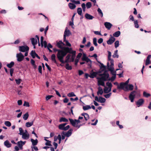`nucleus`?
I'll list each match as a JSON object with an SVG mask.
<instances>
[{
    "label": "nucleus",
    "mask_w": 151,
    "mask_h": 151,
    "mask_svg": "<svg viewBox=\"0 0 151 151\" xmlns=\"http://www.w3.org/2000/svg\"><path fill=\"white\" fill-rule=\"evenodd\" d=\"M61 134L62 136L61 139H65V136H66L65 134V132L64 131L62 132Z\"/></svg>",
    "instance_id": "nucleus-48"
},
{
    "label": "nucleus",
    "mask_w": 151,
    "mask_h": 151,
    "mask_svg": "<svg viewBox=\"0 0 151 151\" xmlns=\"http://www.w3.org/2000/svg\"><path fill=\"white\" fill-rule=\"evenodd\" d=\"M64 126L62 124H61L59 125L58 128L59 129L61 130H63Z\"/></svg>",
    "instance_id": "nucleus-49"
},
{
    "label": "nucleus",
    "mask_w": 151,
    "mask_h": 151,
    "mask_svg": "<svg viewBox=\"0 0 151 151\" xmlns=\"http://www.w3.org/2000/svg\"><path fill=\"white\" fill-rule=\"evenodd\" d=\"M51 141L49 140V141H47L45 143V145L47 146H51L52 145L51 144Z\"/></svg>",
    "instance_id": "nucleus-61"
},
{
    "label": "nucleus",
    "mask_w": 151,
    "mask_h": 151,
    "mask_svg": "<svg viewBox=\"0 0 151 151\" xmlns=\"http://www.w3.org/2000/svg\"><path fill=\"white\" fill-rule=\"evenodd\" d=\"M22 80L20 79H16L15 81L16 82V83L18 85H19L21 83V81Z\"/></svg>",
    "instance_id": "nucleus-59"
},
{
    "label": "nucleus",
    "mask_w": 151,
    "mask_h": 151,
    "mask_svg": "<svg viewBox=\"0 0 151 151\" xmlns=\"http://www.w3.org/2000/svg\"><path fill=\"white\" fill-rule=\"evenodd\" d=\"M63 43L61 41H60L57 43V45L59 48H62V45L63 44Z\"/></svg>",
    "instance_id": "nucleus-40"
},
{
    "label": "nucleus",
    "mask_w": 151,
    "mask_h": 151,
    "mask_svg": "<svg viewBox=\"0 0 151 151\" xmlns=\"http://www.w3.org/2000/svg\"><path fill=\"white\" fill-rule=\"evenodd\" d=\"M129 86V88H128V89L130 91H132L133 90L134 88V86L132 84H129L128 85V86Z\"/></svg>",
    "instance_id": "nucleus-47"
},
{
    "label": "nucleus",
    "mask_w": 151,
    "mask_h": 151,
    "mask_svg": "<svg viewBox=\"0 0 151 151\" xmlns=\"http://www.w3.org/2000/svg\"><path fill=\"white\" fill-rule=\"evenodd\" d=\"M121 32L120 31H117L115 32L113 34V36L114 37H118L120 35Z\"/></svg>",
    "instance_id": "nucleus-26"
},
{
    "label": "nucleus",
    "mask_w": 151,
    "mask_h": 151,
    "mask_svg": "<svg viewBox=\"0 0 151 151\" xmlns=\"http://www.w3.org/2000/svg\"><path fill=\"white\" fill-rule=\"evenodd\" d=\"M69 120L70 122V124L76 128H77L78 129L80 128V125H78V124H76L73 121V119H72L69 118Z\"/></svg>",
    "instance_id": "nucleus-8"
},
{
    "label": "nucleus",
    "mask_w": 151,
    "mask_h": 151,
    "mask_svg": "<svg viewBox=\"0 0 151 151\" xmlns=\"http://www.w3.org/2000/svg\"><path fill=\"white\" fill-rule=\"evenodd\" d=\"M14 68H11L10 70V76H13V74L14 72Z\"/></svg>",
    "instance_id": "nucleus-60"
},
{
    "label": "nucleus",
    "mask_w": 151,
    "mask_h": 151,
    "mask_svg": "<svg viewBox=\"0 0 151 151\" xmlns=\"http://www.w3.org/2000/svg\"><path fill=\"white\" fill-rule=\"evenodd\" d=\"M97 73L96 72H93L89 75V77L91 78H93L96 77L97 75Z\"/></svg>",
    "instance_id": "nucleus-30"
},
{
    "label": "nucleus",
    "mask_w": 151,
    "mask_h": 151,
    "mask_svg": "<svg viewBox=\"0 0 151 151\" xmlns=\"http://www.w3.org/2000/svg\"><path fill=\"white\" fill-rule=\"evenodd\" d=\"M68 6L70 9H74L76 7V5L72 3H69L68 4Z\"/></svg>",
    "instance_id": "nucleus-27"
},
{
    "label": "nucleus",
    "mask_w": 151,
    "mask_h": 151,
    "mask_svg": "<svg viewBox=\"0 0 151 151\" xmlns=\"http://www.w3.org/2000/svg\"><path fill=\"white\" fill-rule=\"evenodd\" d=\"M70 34V31L69 30L65 29L64 33L63 38H65L66 37H68Z\"/></svg>",
    "instance_id": "nucleus-14"
},
{
    "label": "nucleus",
    "mask_w": 151,
    "mask_h": 151,
    "mask_svg": "<svg viewBox=\"0 0 151 151\" xmlns=\"http://www.w3.org/2000/svg\"><path fill=\"white\" fill-rule=\"evenodd\" d=\"M72 129H70L67 132H65V134L67 137H69L70 136L72 133L73 131Z\"/></svg>",
    "instance_id": "nucleus-16"
},
{
    "label": "nucleus",
    "mask_w": 151,
    "mask_h": 151,
    "mask_svg": "<svg viewBox=\"0 0 151 151\" xmlns=\"http://www.w3.org/2000/svg\"><path fill=\"white\" fill-rule=\"evenodd\" d=\"M81 115L84 116L85 121H87L89 118V115L87 113H82Z\"/></svg>",
    "instance_id": "nucleus-13"
},
{
    "label": "nucleus",
    "mask_w": 151,
    "mask_h": 151,
    "mask_svg": "<svg viewBox=\"0 0 151 151\" xmlns=\"http://www.w3.org/2000/svg\"><path fill=\"white\" fill-rule=\"evenodd\" d=\"M67 96L69 97L75 96H76V95L73 92H71L68 93L67 94Z\"/></svg>",
    "instance_id": "nucleus-44"
},
{
    "label": "nucleus",
    "mask_w": 151,
    "mask_h": 151,
    "mask_svg": "<svg viewBox=\"0 0 151 151\" xmlns=\"http://www.w3.org/2000/svg\"><path fill=\"white\" fill-rule=\"evenodd\" d=\"M41 39V46L43 47L44 46V47L46 48L47 46V43L45 41H43L44 38H40Z\"/></svg>",
    "instance_id": "nucleus-12"
},
{
    "label": "nucleus",
    "mask_w": 151,
    "mask_h": 151,
    "mask_svg": "<svg viewBox=\"0 0 151 151\" xmlns=\"http://www.w3.org/2000/svg\"><path fill=\"white\" fill-rule=\"evenodd\" d=\"M117 88L118 89H123L125 91H127L129 90L128 86H126L123 82L121 83L120 85H118Z\"/></svg>",
    "instance_id": "nucleus-3"
},
{
    "label": "nucleus",
    "mask_w": 151,
    "mask_h": 151,
    "mask_svg": "<svg viewBox=\"0 0 151 151\" xmlns=\"http://www.w3.org/2000/svg\"><path fill=\"white\" fill-rule=\"evenodd\" d=\"M68 122V119L64 117H61L59 119V122Z\"/></svg>",
    "instance_id": "nucleus-29"
},
{
    "label": "nucleus",
    "mask_w": 151,
    "mask_h": 151,
    "mask_svg": "<svg viewBox=\"0 0 151 151\" xmlns=\"http://www.w3.org/2000/svg\"><path fill=\"white\" fill-rule=\"evenodd\" d=\"M93 43L94 45L96 46H97L98 45L97 43V39L96 38H93Z\"/></svg>",
    "instance_id": "nucleus-53"
},
{
    "label": "nucleus",
    "mask_w": 151,
    "mask_h": 151,
    "mask_svg": "<svg viewBox=\"0 0 151 151\" xmlns=\"http://www.w3.org/2000/svg\"><path fill=\"white\" fill-rule=\"evenodd\" d=\"M99 76H101V77H98L97 79H102L104 81H106L108 80L107 79L109 77V74L108 73H107L106 71L105 70L103 74H100Z\"/></svg>",
    "instance_id": "nucleus-2"
},
{
    "label": "nucleus",
    "mask_w": 151,
    "mask_h": 151,
    "mask_svg": "<svg viewBox=\"0 0 151 151\" xmlns=\"http://www.w3.org/2000/svg\"><path fill=\"white\" fill-rule=\"evenodd\" d=\"M33 124V121H32L31 122H27L25 124V126L27 127H29L32 126Z\"/></svg>",
    "instance_id": "nucleus-32"
},
{
    "label": "nucleus",
    "mask_w": 151,
    "mask_h": 151,
    "mask_svg": "<svg viewBox=\"0 0 151 151\" xmlns=\"http://www.w3.org/2000/svg\"><path fill=\"white\" fill-rule=\"evenodd\" d=\"M37 54L35 52V50H32L30 53V55L33 58H34L35 57V56Z\"/></svg>",
    "instance_id": "nucleus-28"
},
{
    "label": "nucleus",
    "mask_w": 151,
    "mask_h": 151,
    "mask_svg": "<svg viewBox=\"0 0 151 151\" xmlns=\"http://www.w3.org/2000/svg\"><path fill=\"white\" fill-rule=\"evenodd\" d=\"M28 117L29 114L28 113H26L24 115L23 118L24 120H26L27 119Z\"/></svg>",
    "instance_id": "nucleus-43"
},
{
    "label": "nucleus",
    "mask_w": 151,
    "mask_h": 151,
    "mask_svg": "<svg viewBox=\"0 0 151 151\" xmlns=\"http://www.w3.org/2000/svg\"><path fill=\"white\" fill-rule=\"evenodd\" d=\"M42 67L41 65H39L38 66V70L39 72L41 73L42 74Z\"/></svg>",
    "instance_id": "nucleus-63"
},
{
    "label": "nucleus",
    "mask_w": 151,
    "mask_h": 151,
    "mask_svg": "<svg viewBox=\"0 0 151 151\" xmlns=\"http://www.w3.org/2000/svg\"><path fill=\"white\" fill-rule=\"evenodd\" d=\"M68 53L72 54V55L71 57V60L70 62H73L74 61L76 54V51H72V50L70 51V52Z\"/></svg>",
    "instance_id": "nucleus-9"
},
{
    "label": "nucleus",
    "mask_w": 151,
    "mask_h": 151,
    "mask_svg": "<svg viewBox=\"0 0 151 151\" xmlns=\"http://www.w3.org/2000/svg\"><path fill=\"white\" fill-rule=\"evenodd\" d=\"M116 78V76H115V75L114 74V76L113 75L110 78L108 79V80H111V81H113Z\"/></svg>",
    "instance_id": "nucleus-50"
},
{
    "label": "nucleus",
    "mask_w": 151,
    "mask_h": 151,
    "mask_svg": "<svg viewBox=\"0 0 151 151\" xmlns=\"http://www.w3.org/2000/svg\"><path fill=\"white\" fill-rule=\"evenodd\" d=\"M143 96L146 98H148L150 97V93H147L145 91H144L143 93Z\"/></svg>",
    "instance_id": "nucleus-41"
},
{
    "label": "nucleus",
    "mask_w": 151,
    "mask_h": 151,
    "mask_svg": "<svg viewBox=\"0 0 151 151\" xmlns=\"http://www.w3.org/2000/svg\"><path fill=\"white\" fill-rule=\"evenodd\" d=\"M23 106H25L27 107H29V103L28 102L25 101L24 102Z\"/></svg>",
    "instance_id": "nucleus-62"
},
{
    "label": "nucleus",
    "mask_w": 151,
    "mask_h": 151,
    "mask_svg": "<svg viewBox=\"0 0 151 151\" xmlns=\"http://www.w3.org/2000/svg\"><path fill=\"white\" fill-rule=\"evenodd\" d=\"M118 50H116L114 52L112 55V57L114 58H118L119 57V55L117 53Z\"/></svg>",
    "instance_id": "nucleus-37"
},
{
    "label": "nucleus",
    "mask_w": 151,
    "mask_h": 151,
    "mask_svg": "<svg viewBox=\"0 0 151 151\" xmlns=\"http://www.w3.org/2000/svg\"><path fill=\"white\" fill-rule=\"evenodd\" d=\"M4 145L7 148L10 147L11 146L12 144L10 143L8 140H6L4 142Z\"/></svg>",
    "instance_id": "nucleus-19"
},
{
    "label": "nucleus",
    "mask_w": 151,
    "mask_h": 151,
    "mask_svg": "<svg viewBox=\"0 0 151 151\" xmlns=\"http://www.w3.org/2000/svg\"><path fill=\"white\" fill-rule=\"evenodd\" d=\"M32 44L33 45H35L37 44V41L36 39L35 40V38H31Z\"/></svg>",
    "instance_id": "nucleus-35"
},
{
    "label": "nucleus",
    "mask_w": 151,
    "mask_h": 151,
    "mask_svg": "<svg viewBox=\"0 0 151 151\" xmlns=\"http://www.w3.org/2000/svg\"><path fill=\"white\" fill-rule=\"evenodd\" d=\"M86 6L87 9H90L92 6V4L91 2H88L86 4Z\"/></svg>",
    "instance_id": "nucleus-36"
},
{
    "label": "nucleus",
    "mask_w": 151,
    "mask_h": 151,
    "mask_svg": "<svg viewBox=\"0 0 151 151\" xmlns=\"http://www.w3.org/2000/svg\"><path fill=\"white\" fill-rule=\"evenodd\" d=\"M103 91L102 88L101 87H99L98 88V91L97 92V94L99 95L100 94L101 95L102 94Z\"/></svg>",
    "instance_id": "nucleus-21"
},
{
    "label": "nucleus",
    "mask_w": 151,
    "mask_h": 151,
    "mask_svg": "<svg viewBox=\"0 0 151 151\" xmlns=\"http://www.w3.org/2000/svg\"><path fill=\"white\" fill-rule=\"evenodd\" d=\"M53 97L52 95H48L46 97V99L47 101L50 99L52 97Z\"/></svg>",
    "instance_id": "nucleus-58"
},
{
    "label": "nucleus",
    "mask_w": 151,
    "mask_h": 151,
    "mask_svg": "<svg viewBox=\"0 0 151 151\" xmlns=\"http://www.w3.org/2000/svg\"><path fill=\"white\" fill-rule=\"evenodd\" d=\"M22 138L25 139H29V134L28 133H24L22 135Z\"/></svg>",
    "instance_id": "nucleus-18"
},
{
    "label": "nucleus",
    "mask_w": 151,
    "mask_h": 151,
    "mask_svg": "<svg viewBox=\"0 0 151 151\" xmlns=\"http://www.w3.org/2000/svg\"><path fill=\"white\" fill-rule=\"evenodd\" d=\"M115 47L116 48H117L119 46V41L118 40L116 41L114 43Z\"/></svg>",
    "instance_id": "nucleus-56"
},
{
    "label": "nucleus",
    "mask_w": 151,
    "mask_h": 151,
    "mask_svg": "<svg viewBox=\"0 0 151 151\" xmlns=\"http://www.w3.org/2000/svg\"><path fill=\"white\" fill-rule=\"evenodd\" d=\"M144 101L143 99H139L136 102V104L138 107H139L140 106H142L144 104Z\"/></svg>",
    "instance_id": "nucleus-7"
},
{
    "label": "nucleus",
    "mask_w": 151,
    "mask_h": 151,
    "mask_svg": "<svg viewBox=\"0 0 151 151\" xmlns=\"http://www.w3.org/2000/svg\"><path fill=\"white\" fill-rule=\"evenodd\" d=\"M83 110L85 111L91 109V107L89 105H87L86 106H83Z\"/></svg>",
    "instance_id": "nucleus-33"
},
{
    "label": "nucleus",
    "mask_w": 151,
    "mask_h": 151,
    "mask_svg": "<svg viewBox=\"0 0 151 151\" xmlns=\"http://www.w3.org/2000/svg\"><path fill=\"white\" fill-rule=\"evenodd\" d=\"M85 17L86 19L89 20H92L94 18L93 16L88 13H86L85 14Z\"/></svg>",
    "instance_id": "nucleus-15"
},
{
    "label": "nucleus",
    "mask_w": 151,
    "mask_h": 151,
    "mask_svg": "<svg viewBox=\"0 0 151 151\" xmlns=\"http://www.w3.org/2000/svg\"><path fill=\"white\" fill-rule=\"evenodd\" d=\"M94 34L96 35H100L101 36L102 35L101 34V32L99 31H94Z\"/></svg>",
    "instance_id": "nucleus-64"
},
{
    "label": "nucleus",
    "mask_w": 151,
    "mask_h": 151,
    "mask_svg": "<svg viewBox=\"0 0 151 151\" xmlns=\"http://www.w3.org/2000/svg\"><path fill=\"white\" fill-rule=\"evenodd\" d=\"M134 26L135 28H138L139 27V25L138 24V22L137 20H135L134 21Z\"/></svg>",
    "instance_id": "nucleus-39"
},
{
    "label": "nucleus",
    "mask_w": 151,
    "mask_h": 151,
    "mask_svg": "<svg viewBox=\"0 0 151 151\" xmlns=\"http://www.w3.org/2000/svg\"><path fill=\"white\" fill-rule=\"evenodd\" d=\"M17 60L19 62L22 61L24 58V55L21 52L17 54Z\"/></svg>",
    "instance_id": "nucleus-6"
},
{
    "label": "nucleus",
    "mask_w": 151,
    "mask_h": 151,
    "mask_svg": "<svg viewBox=\"0 0 151 151\" xmlns=\"http://www.w3.org/2000/svg\"><path fill=\"white\" fill-rule=\"evenodd\" d=\"M65 68L68 70H71L72 69V66H71L69 65V64L68 63L66 64Z\"/></svg>",
    "instance_id": "nucleus-42"
},
{
    "label": "nucleus",
    "mask_w": 151,
    "mask_h": 151,
    "mask_svg": "<svg viewBox=\"0 0 151 151\" xmlns=\"http://www.w3.org/2000/svg\"><path fill=\"white\" fill-rule=\"evenodd\" d=\"M19 131L20 132L19 134L20 135H22L23 133H24L23 132L22 129L21 127L19 128Z\"/></svg>",
    "instance_id": "nucleus-52"
},
{
    "label": "nucleus",
    "mask_w": 151,
    "mask_h": 151,
    "mask_svg": "<svg viewBox=\"0 0 151 151\" xmlns=\"http://www.w3.org/2000/svg\"><path fill=\"white\" fill-rule=\"evenodd\" d=\"M82 60L83 61H85L87 63H88L89 62H91V60L87 57L86 54H84L82 58Z\"/></svg>",
    "instance_id": "nucleus-10"
},
{
    "label": "nucleus",
    "mask_w": 151,
    "mask_h": 151,
    "mask_svg": "<svg viewBox=\"0 0 151 151\" xmlns=\"http://www.w3.org/2000/svg\"><path fill=\"white\" fill-rule=\"evenodd\" d=\"M69 60H67V59L66 58L65 60V61H64L63 59H62V60L60 61V62L62 63H68V62H69Z\"/></svg>",
    "instance_id": "nucleus-46"
},
{
    "label": "nucleus",
    "mask_w": 151,
    "mask_h": 151,
    "mask_svg": "<svg viewBox=\"0 0 151 151\" xmlns=\"http://www.w3.org/2000/svg\"><path fill=\"white\" fill-rule=\"evenodd\" d=\"M77 13L78 14L81 16L82 15V9L81 8H78L77 9Z\"/></svg>",
    "instance_id": "nucleus-38"
},
{
    "label": "nucleus",
    "mask_w": 151,
    "mask_h": 151,
    "mask_svg": "<svg viewBox=\"0 0 151 151\" xmlns=\"http://www.w3.org/2000/svg\"><path fill=\"white\" fill-rule=\"evenodd\" d=\"M97 61L101 65L100 68L101 69H102V71H104L106 69V67L105 66H104L103 63H101L99 61Z\"/></svg>",
    "instance_id": "nucleus-25"
},
{
    "label": "nucleus",
    "mask_w": 151,
    "mask_h": 151,
    "mask_svg": "<svg viewBox=\"0 0 151 151\" xmlns=\"http://www.w3.org/2000/svg\"><path fill=\"white\" fill-rule=\"evenodd\" d=\"M31 141L32 142V145L33 146L37 145L38 142V141L37 139L34 140L33 139H31Z\"/></svg>",
    "instance_id": "nucleus-17"
},
{
    "label": "nucleus",
    "mask_w": 151,
    "mask_h": 151,
    "mask_svg": "<svg viewBox=\"0 0 151 151\" xmlns=\"http://www.w3.org/2000/svg\"><path fill=\"white\" fill-rule=\"evenodd\" d=\"M111 93H109V94H107L104 95V96L107 99V98H109L110 97V96L111 95Z\"/></svg>",
    "instance_id": "nucleus-55"
},
{
    "label": "nucleus",
    "mask_w": 151,
    "mask_h": 151,
    "mask_svg": "<svg viewBox=\"0 0 151 151\" xmlns=\"http://www.w3.org/2000/svg\"><path fill=\"white\" fill-rule=\"evenodd\" d=\"M136 91H133L131 92L129 96V98L132 102H133L134 101V99L136 96Z\"/></svg>",
    "instance_id": "nucleus-4"
},
{
    "label": "nucleus",
    "mask_w": 151,
    "mask_h": 151,
    "mask_svg": "<svg viewBox=\"0 0 151 151\" xmlns=\"http://www.w3.org/2000/svg\"><path fill=\"white\" fill-rule=\"evenodd\" d=\"M106 101V99L101 97H99V101L101 103H104Z\"/></svg>",
    "instance_id": "nucleus-31"
},
{
    "label": "nucleus",
    "mask_w": 151,
    "mask_h": 151,
    "mask_svg": "<svg viewBox=\"0 0 151 151\" xmlns=\"http://www.w3.org/2000/svg\"><path fill=\"white\" fill-rule=\"evenodd\" d=\"M115 40V38H109V40L107 41V43L108 45H111Z\"/></svg>",
    "instance_id": "nucleus-20"
},
{
    "label": "nucleus",
    "mask_w": 151,
    "mask_h": 151,
    "mask_svg": "<svg viewBox=\"0 0 151 151\" xmlns=\"http://www.w3.org/2000/svg\"><path fill=\"white\" fill-rule=\"evenodd\" d=\"M71 50H72L71 48L67 47H63L62 50H59L57 54V57L59 60L60 61L62 59H63L64 57L68 53L70 52Z\"/></svg>",
    "instance_id": "nucleus-1"
},
{
    "label": "nucleus",
    "mask_w": 151,
    "mask_h": 151,
    "mask_svg": "<svg viewBox=\"0 0 151 151\" xmlns=\"http://www.w3.org/2000/svg\"><path fill=\"white\" fill-rule=\"evenodd\" d=\"M29 47L27 46H22L19 47V51L24 52H27L29 50Z\"/></svg>",
    "instance_id": "nucleus-5"
},
{
    "label": "nucleus",
    "mask_w": 151,
    "mask_h": 151,
    "mask_svg": "<svg viewBox=\"0 0 151 151\" xmlns=\"http://www.w3.org/2000/svg\"><path fill=\"white\" fill-rule=\"evenodd\" d=\"M104 25L106 28L108 29L109 30L111 28L112 24L110 22H106L104 23Z\"/></svg>",
    "instance_id": "nucleus-11"
},
{
    "label": "nucleus",
    "mask_w": 151,
    "mask_h": 151,
    "mask_svg": "<svg viewBox=\"0 0 151 151\" xmlns=\"http://www.w3.org/2000/svg\"><path fill=\"white\" fill-rule=\"evenodd\" d=\"M97 11L99 14L100 16L101 17H103V14L101 9L99 8H98Z\"/></svg>",
    "instance_id": "nucleus-34"
},
{
    "label": "nucleus",
    "mask_w": 151,
    "mask_h": 151,
    "mask_svg": "<svg viewBox=\"0 0 151 151\" xmlns=\"http://www.w3.org/2000/svg\"><path fill=\"white\" fill-rule=\"evenodd\" d=\"M114 66V63L111 64L110 66V68H109L108 70L109 71H111L112 69H114V68L113 67Z\"/></svg>",
    "instance_id": "nucleus-51"
},
{
    "label": "nucleus",
    "mask_w": 151,
    "mask_h": 151,
    "mask_svg": "<svg viewBox=\"0 0 151 151\" xmlns=\"http://www.w3.org/2000/svg\"><path fill=\"white\" fill-rule=\"evenodd\" d=\"M51 58L52 60V61L54 62L56 64H57V63L55 60V56L54 54H53L52 55L51 57Z\"/></svg>",
    "instance_id": "nucleus-24"
},
{
    "label": "nucleus",
    "mask_w": 151,
    "mask_h": 151,
    "mask_svg": "<svg viewBox=\"0 0 151 151\" xmlns=\"http://www.w3.org/2000/svg\"><path fill=\"white\" fill-rule=\"evenodd\" d=\"M99 80L98 81V83L99 85H101L103 86H104L105 83L104 82V81L102 79H98Z\"/></svg>",
    "instance_id": "nucleus-22"
},
{
    "label": "nucleus",
    "mask_w": 151,
    "mask_h": 151,
    "mask_svg": "<svg viewBox=\"0 0 151 151\" xmlns=\"http://www.w3.org/2000/svg\"><path fill=\"white\" fill-rule=\"evenodd\" d=\"M14 65V63L13 61L11 62L10 63L6 65V66L9 68L10 69L12 68L13 67Z\"/></svg>",
    "instance_id": "nucleus-23"
},
{
    "label": "nucleus",
    "mask_w": 151,
    "mask_h": 151,
    "mask_svg": "<svg viewBox=\"0 0 151 151\" xmlns=\"http://www.w3.org/2000/svg\"><path fill=\"white\" fill-rule=\"evenodd\" d=\"M5 124L7 127H10L11 125V122L8 121H6L4 123Z\"/></svg>",
    "instance_id": "nucleus-45"
},
{
    "label": "nucleus",
    "mask_w": 151,
    "mask_h": 151,
    "mask_svg": "<svg viewBox=\"0 0 151 151\" xmlns=\"http://www.w3.org/2000/svg\"><path fill=\"white\" fill-rule=\"evenodd\" d=\"M106 85L108 86L109 88H111L112 86V84L111 83L107 82L106 83Z\"/></svg>",
    "instance_id": "nucleus-57"
},
{
    "label": "nucleus",
    "mask_w": 151,
    "mask_h": 151,
    "mask_svg": "<svg viewBox=\"0 0 151 151\" xmlns=\"http://www.w3.org/2000/svg\"><path fill=\"white\" fill-rule=\"evenodd\" d=\"M73 121L76 124V123L77 124H78L81 122L80 120L78 119H75L74 120H73Z\"/></svg>",
    "instance_id": "nucleus-54"
}]
</instances>
